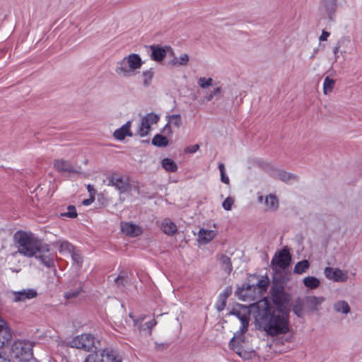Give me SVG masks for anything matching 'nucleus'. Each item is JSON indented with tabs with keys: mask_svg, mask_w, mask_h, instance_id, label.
<instances>
[{
	"mask_svg": "<svg viewBox=\"0 0 362 362\" xmlns=\"http://www.w3.org/2000/svg\"><path fill=\"white\" fill-rule=\"evenodd\" d=\"M271 298L273 305L267 300H262L250 306L256 327L268 336L274 337L289 332L291 310L290 295L285 291L288 281V273L273 271Z\"/></svg>",
	"mask_w": 362,
	"mask_h": 362,
	"instance_id": "nucleus-1",
	"label": "nucleus"
},
{
	"mask_svg": "<svg viewBox=\"0 0 362 362\" xmlns=\"http://www.w3.org/2000/svg\"><path fill=\"white\" fill-rule=\"evenodd\" d=\"M13 240L18 252L25 257H32L37 253L50 251V246L31 232L18 230L13 235Z\"/></svg>",
	"mask_w": 362,
	"mask_h": 362,
	"instance_id": "nucleus-2",
	"label": "nucleus"
},
{
	"mask_svg": "<svg viewBox=\"0 0 362 362\" xmlns=\"http://www.w3.org/2000/svg\"><path fill=\"white\" fill-rule=\"evenodd\" d=\"M83 362H122V359L117 351L105 348L89 354Z\"/></svg>",
	"mask_w": 362,
	"mask_h": 362,
	"instance_id": "nucleus-3",
	"label": "nucleus"
},
{
	"mask_svg": "<svg viewBox=\"0 0 362 362\" xmlns=\"http://www.w3.org/2000/svg\"><path fill=\"white\" fill-rule=\"evenodd\" d=\"M291 262V255L287 247L275 253L271 261V267L273 271H281L287 269Z\"/></svg>",
	"mask_w": 362,
	"mask_h": 362,
	"instance_id": "nucleus-4",
	"label": "nucleus"
},
{
	"mask_svg": "<svg viewBox=\"0 0 362 362\" xmlns=\"http://www.w3.org/2000/svg\"><path fill=\"white\" fill-rule=\"evenodd\" d=\"M11 354L21 361L31 359L33 356L32 345L22 341H16L11 345Z\"/></svg>",
	"mask_w": 362,
	"mask_h": 362,
	"instance_id": "nucleus-5",
	"label": "nucleus"
},
{
	"mask_svg": "<svg viewBox=\"0 0 362 362\" xmlns=\"http://www.w3.org/2000/svg\"><path fill=\"white\" fill-rule=\"evenodd\" d=\"M160 119V117L153 113L150 112L146 115L141 121V124L138 130V134L141 137L146 136L148 134L151 124H157Z\"/></svg>",
	"mask_w": 362,
	"mask_h": 362,
	"instance_id": "nucleus-6",
	"label": "nucleus"
},
{
	"mask_svg": "<svg viewBox=\"0 0 362 362\" xmlns=\"http://www.w3.org/2000/svg\"><path fill=\"white\" fill-rule=\"evenodd\" d=\"M245 337L244 334L236 332L229 341V347L242 358H245L247 353L243 349V344L245 343Z\"/></svg>",
	"mask_w": 362,
	"mask_h": 362,
	"instance_id": "nucleus-7",
	"label": "nucleus"
},
{
	"mask_svg": "<svg viewBox=\"0 0 362 362\" xmlns=\"http://www.w3.org/2000/svg\"><path fill=\"white\" fill-rule=\"evenodd\" d=\"M149 49L151 51L150 54L151 59L155 62H162L167 55V53L170 52V54H174L173 49L170 46H161L159 45H150Z\"/></svg>",
	"mask_w": 362,
	"mask_h": 362,
	"instance_id": "nucleus-8",
	"label": "nucleus"
},
{
	"mask_svg": "<svg viewBox=\"0 0 362 362\" xmlns=\"http://www.w3.org/2000/svg\"><path fill=\"white\" fill-rule=\"evenodd\" d=\"M108 185L115 187L120 194L126 193L130 189L129 178L117 177L115 174L107 177Z\"/></svg>",
	"mask_w": 362,
	"mask_h": 362,
	"instance_id": "nucleus-9",
	"label": "nucleus"
},
{
	"mask_svg": "<svg viewBox=\"0 0 362 362\" xmlns=\"http://www.w3.org/2000/svg\"><path fill=\"white\" fill-rule=\"evenodd\" d=\"M337 8V0H320V11L322 15L327 16L331 21L335 18Z\"/></svg>",
	"mask_w": 362,
	"mask_h": 362,
	"instance_id": "nucleus-10",
	"label": "nucleus"
},
{
	"mask_svg": "<svg viewBox=\"0 0 362 362\" xmlns=\"http://www.w3.org/2000/svg\"><path fill=\"white\" fill-rule=\"evenodd\" d=\"M324 274L327 279L335 282H346L348 279V276L338 268L327 267L325 269Z\"/></svg>",
	"mask_w": 362,
	"mask_h": 362,
	"instance_id": "nucleus-11",
	"label": "nucleus"
},
{
	"mask_svg": "<svg viewBox=\"0 0 362 362\" xmlns=\"http://www.w3.org/2000/svg\"><path fill=\"white\" fill-rule=\"evenodd\" d=\"M54 167L59 173H78L74 165L71 162L64 159H57L54 162Z\"/></svg>",
	"mask_w": 362,
	"mask_h": 362,
	"instance_id": "nucleus-12",
	"label": "nucleus"
},
{
	"mask_svg": "<svg viewBox=\"0 0 362 362\" xmlns=\"http://www.w3.org/2000/svg\"><path fill=\"white\" fill-rule=\"evenodd\" d=\"M12 335L6 322L0 317V348L10 344Z\"/></svg>",
	"mask_w": 362,
	"mask_h": 362,
	"instance_id": "nucleus-13",
	"label": "nucleus"
},
{
	"mask_svg": "<svg viewBox=\"0 0 362 362\" xmlns=\"http://www.w3.org/2000/svg\"><path fill=\"white\" fill-rule=\"evenodd\" d=\"M13 295L14 296L13 301L23 302L25 300L33 299L37 296V291L33 288L23 289L19 291H13Z\"/></svg>",
	"mask_w": 362,
	"mask_h": 362,
	"instance_id": "nucleus-14",
	"label": "nucleus"
},
{
	"mask_svg": "<svg viewBox=\"0 0 362 362\" xmlns=\"http://www.w3.org/2000/svg\"><path fill=\"white\" fill-rule=\"evenodd\" d=\"M325 300V298L323 296H309L305 298V305L310 311H318Z\"/></svg>",
	"mask_w": 362,
	"mask_h": 362,
	"instance_id": "nucleus-15",
	"label": "nucleus"
},
{
	"mask_svg": "<svg viewBox=\"0 0 362 362\" xmlns=\"http://www.w3.org/2000/svg\"><path fill=\"white\" fill-rule=\"evenodd\" d=\"M127 63H128V68L130 69L131 75H134L136 69L141 68L143 64V61L138 54L132 53L125 57Z\"/></svg>",
	"mask_w": 362,
	"mask_h": 362,
	"instance_id": "nucleus-16",
	"label": "nucleus"
},
{
	"mask_svg": "<svg viewBox=\"0 0 362 362\" xmlns=\"http://www.w3.org/2000/svg\"><path fill=\"white\" fill-rule=\"evenodd\" d=\"M93 337L90 334H82L76 337L71 341V347L77 349H85L93 342Z\"/></svg>",
	"mask_w": 362,
	"mask_h": 362,
	"instance_id": "nucleus-17",
	"label": "nucleus"
},
{
	"mask_svg": "<svg viewBox=\"0 0 362 362\" xmlns=\"http://www.w3.org/2000/svg\"><path fill=\"white\" fill-rule=\"evenodd\" d=\"M121 228L123 233L130 237H137L143 232L139 226L127 222L122 223Z\"/></svg>",
	"mask_w": 362,
	"mask_h": 362,
	"instance_id": "nucleus-18",
	"label": "nucleus"
},
{
	"mask_svg": "<svg viewBox=\"0 0 362 362\" xmlns=\"http://www.w3.org/2000/svg\"><path fill=\"white\" fill-rule=\"evenodd\" d=\"M131 124L132 122L128 121L124 125H122L120 128L116 129L113 133V136L119 140L122 141L125 139L126 136H132L133 134L131 132Z\"/></svg>",
	"mask_w": 362,
	"mask_h": 362,
	"instance_id": "nucleus-19",
	"label": "nucleus"
},
{
	"mask_svg": "<svg viewBox=\"0 0 362 362\" xmlns=\"http://www.w3.org/2000/svg\"><path fill=\"white\" fill-rule=\"evenodd\" d=\"M231 293V286H227L226 288H225L224 291L219 294L218 300L216 305V308L218 312H221L224 310L226 305L227 299L229 298Z\"/></svg>",
	"mask_w": 362,
	"mask_h": 362,
	"instance_id": "nucleus-20",
	"label": "nucleus"
},
{
	"mask_svg": "<svg viewBox=\"0 0 362 362\" xmlns=\"http://www.w3.org/2000/svg\"><path fill=\"white\" fill-rule=\"evenodd\" d=\"M216 235V232L213 230L199 229L198 232V241L203 245L211 242Z\"/></svg>",
	"mask_w": 362,
	"mask_h": 362,
	"instance_id": "nucleus-21",
	"label": "nucleus"
},
{
	"mask_svg": "<svg viewBox=\"0 0 362 362\" xmlns=\"http://www.w3.org/2000/svg\"><path fill=\"white\" fill-rule=\"evenodd\" d=\"M115 72L119 75H122L124 77L131 76L130 69L128 68V63L125 57L117 63Z\"/></svg>",
	"mask_w": 362,
	"mask_h": 362,
	"instance_id": "nucleus-22",
	"label": "nucleus"
},
{
	"mask_svg": "<svg viewBox=\"0 0 362 362\" xmlns=\"http://www.w3.org/2000/svg\"><path fill=\"white\" fill-rule=\"evenodd\" d=\"M161 229L164 233L168 235H173L177 230L176 225L168 218L163 221Z\"/></svg>",
	"mask_w": 362,
	"mask_h": 362,
	"instance_id": "nucleus-23",
	"label": "nucleus"
},
{
	"mask_svg": "<svg viewBox=\"0 0 362 362\" xmlns=\"http://www.w3.org/2000/svg\"><path fill=\"white\" fill-rule=\"evenodd\" d=\"M305 305V300L298 298L292 306V311L298 317H303V308Z\"/></svg>",
	"mask_w": 362,
	"mask_h": 362,
	"instance_id": "nucleus-24",
	"label": "nucleus"
},
{
	"mask_svg": "<svg viewBox=\"0 0 362 362\" xmlns=\"http://www.w3.org/2000/svg\"><path fill=\"white\" fill-rule=\"evenodd\" d=\"M350 43V40L348 37H341L337 43L336 46L333 49V52L335 56V59H337L339 57L338 52H340L341 54L346 53V51L345 49H341L342 47L348 45Z\"/></svg>",
	"mask_w": 362,
	"mask_h": 362,
	"instance_id": "nucleus-25",
	"label": "nucleus"
},
{
	"mask_svg": "<svg viewBox=\"0 0 362 362\" xmlns=\"http://www.w3.org/2000/svg\"><path fill=\"white\" fill-rule=\"evenodd\" d=\"M278 177L279 180L286 183H291L292 182L298 181V177L297 175L288 173L285 170H280L278 173Z\"/></svg>",
	"mask_w": 362,
	"mask_h": 362,
	"instance_id": "nucleus-26",
	"label": "nucleus"
},
{
	"mask_svg": "<svg viewBox=\"0 0 362 362\" xmlns=\"http://www.w3.org/2000/svg\"><path fill=\"white\" fill-rule=\"evenodd\" d=\"M162 167L168 172L175 173L177 170V165L171 158H165L161 160Z\"/></svg>",
	"mask_w": 362,
	"mask_h": 362,
	"instance_id": "nucleus-27",
	"label": "nucleus"
},
{
	"mask_svg": "<svg viewBox=\"0 0 362 362\" xmlns=\"http://www.w3.org/2000/svg\"><path fill=\"white\" fill-rule=\"evenodd\" d=\"M151 144L155 146L162 148L166 147L168 145L169 141L165 136L157 134L153 138Z\"/></svg>",
	"mask_w": 362,
	"mask_h": 362,
	"instance_id": "nucleus-28",
	"label": "nucleus"
},
{
	"mask_svg": "<svg viewBox=\"0 0 362 362\" xmlns=\"http://www.w3.org/2000/svg\"><path fill=\"white\" fill-rule=\"evenodd\" d=\"M219 263L221 268L228 274H230L233 270V265L229 257L226 255H221L219 258Z\"/></svg>",
	"mask_w": 362,
	"mask_h": 362,
	"instance_id": "nucleus-29",
	"label": "nucleus"
},
{
	"mask_svg": "<svg viewBox=\"0 0 362 362\" xmlns=\"http://www.w3.org/2000/svg\"><path fill=\"white\" fill-rule=\"evenodd\" d=\"M334 310L337 313L348 314L351 311L349 303L345 300H339L334 304Z\"/></svg>",
	"mask_w": 362,
	"mask_h": 362,
	"instance_id": "nucleus-30",
	"label": "nucleus"
},
{
	"mask_svg": "<svg viewBox=\"0 0 362 362\" xmlns=\"http://www.w3.org/2000/svg\"><path fill=\"white\" fill-rule=\"evenodd\" d=\"M303 282L304 286L309 289H315L320 284V281L317 278L311 276L305 277L303 279Z\"/></svg>",
	"mask_w": 362,
	"mask_h": 362,
	"instance_id": "nucleus-31",
	"label": "nucleus"
},
{
	"mask_svg": "<svg viewBox=\"0 0 362 362\" xmlns=\"http://www.w3.org/2000/svg\"><path fill=\"white\" fill-rule=\"evenodd\" d=\"M45 252L39 253L34 256L36 259L40 261V262L47 267V268H51L54 267V262L52 258H51L49 255H45Z\"/></svg>",
	"mask_w": 362,
	"mask_h": 362,
	"instance_id": "nucleus-32",
	"label": "nucleus"
},
{
	"mask_svg": "<svg viewBox=\"0 0 362 362\" xmlns=\"http://www.w3.org/2000/svg\"><path fill=\"white\" fill-rule=\"evenodd\" d=\"M310 267V262L307 259L298 262L294 267L293 273L301 274L304 273Z\"/></svg>",
	"mask_w": 362,
	"mask_h": 362,
	"instance_id": "nucleus-33",
	"label": "nucleus"
},
{
	"mask_svg": "<svg viewBox=\"0 0 362 362\" xmlns=\"http://www.w3.org/2000/svg\"><path fill=\"white\" fill-rule=\"evenodd\" d=\"M154 72L153 71V68L149 69L148 70L144 71L142 72L143 76V85L144 87H148L151 84L152 78H153Z\"/></svg>",
	"mask_w": 362,
	"mask_h": 362,
	"instance_id": "nucleus-34",
	"label": "nucleus"
},
{
	"mask_svg": "<svg viewBox=\"0 0 362 362\" xmlns=\"http://www.w3.org/2000/svg\"><path fill=\"white\" fill-rule=\"evenodd\" d=\"M335 84V80L330 78L329 76L325 77L323 83V92L327 95L332 92Z\"/></svg>",
	"mask_w": 362,
	"mask_h": 362,
	"instance_id": "nucleus-35",
	"label": "nucleus"
},
{
	"mask_svg": "<svg viewBox=\"0 0 362 362\" xmlns=\"http://www.w3.org/2000/svg\"><path fill=\"white\" fill-rule=\"evenodd\" d=\"M269 285V279L267 275L262 276L261 279L258 280L257 284H255V289L257 287L261 292L266 291Z\"/></svg>",
	"mask_w": 362,
	"mask_h": 362,
	"instance_id": "nucleus-36",
	"label": "nucleus"
},
{
	"mask_svg": "<svg viewBox=\"0 0 362 362\" xmlns=\"http://www.w3.org/2000/svg\"><path fill=\"white\" fill-rule=\"evenodd\" d=\"M166 118L168 119V123L172 124L174 127L177 128H180L182 125V118L180 115L175 114L171 115H167Z\"/></svg>",
	"mask_w": 362,
	"mask_h": 362,
	"instance_id": "nucleus-37",
	"label": "nucleus"
},
{
	"mask_svg": "<svg viewBox=\"0 0 362 362\" xmlns=\"http://www.w3.org/2000/svg\"><path fill=\"white\" fill-rule=\"evenodd\" d=\"M189 62V56L187 54H183L180 57V60L178 61L177 58L175 57L171 62L170 64L173 65H180L185 66Z\"/></svg>",
	"mask_w": 362,
	"mask_h": 362,
	"instance_id": "nucleus-38",
	"label": "nucleus"
},
{
	"mask_svg": "<svg viewBox=\"0 0 362 362\" xmlns=\"http://www.w3.org/2000/svg\"><path fill=\"white\" fill-rule=\"evenodd\" d=\"M266 203L272 209H277L279 206V201L274 194H269L266 198Z\"/></svg>",
	"mask_w": 362,
	"mask_h": 362,
	"instance_id": "nucleus-39",
	"label": "nucleus"
},
{
	"mask_svg": "<svg viewBox=\"0 0 362 362\" xmlns=\"http://www.w3.org/2000/svg\"><path fill=\"white\" fill-rule=\"evenodd\" d=\"M71 258L74 264H76L79 267H82L83 257H81L78 250L76 249L71 253Z\"/></svg>",
	"mask_w": 362,
	"mask_h": 362,
	"instance_id": "nucleus-40",
	"label": "nucleus"
},
{
	"mask_svg": "<svg viewBox=\"0 0 362 362\" xmlns=\"http://www.w3.org/2000/svg\"><path fill=\"white\" fill-rule=\"evenodd\" d=\"M81 291L82 287L80 286L74 289H70L66 291L64 296L66 299H71L77 297Z\"/></svg>",
	"mask_w": 362,
	"mask_h": 362,
	"instance_id": "nucleus-41",
	"label": "nucleus"
},
{
	"mask_svg": "<svg viewBox=\"0 0 362 362\" xmlns=\"http://www.w3.org/2000/svg\"><path fill=\"white\" fill-rule=\"evenodd\" d=\"M67 209H68L67 212H64V213H62L61 214L62 216H66V217H69V218H71L77 217L78 214H77V211H76L75 206H74V205H69L67 206Z\"/></svg>",
	"mask_w": 362,
	"mask_h": 362,
	"instance_id": "nucleus-42",
	"label": "nucleus"
},
{
	"mask_svg": "<svg viewBox=\"0 0 362 362\" xmlns=\"http://www.w3.org/2000/svg\"><path fill=\"white\" fill-rule=\"evenodd\" d=\"M255 290V284H250L249 282H245L241 286L238 287L235 291L236 295H241L244 291Z\"/></svg>",
	"mask_w": 362,
	"mask_h": 362,
	"instance_id": "nucleus-43",
	"label": "nucleus"
},
{
	"mask_svg": "<svg viewBox=\"0 0 362 362\" xmlns=\"http://www.w3.org/2000/svg\"><path fill=\"white\" fill-rule=\"evenodd\" d=\"M75 249L76 247L68 241H63L59 245V252L67 251L71 253Z\"/></svg>",
	"mask_w": 362,
	"mask_h": 362,
	"instance_id": "nucleus-44",
	"label": "nucleus"
},
{
	"mask_svg": "<svg viewBox=\"0 0 362 362\" xmlns=\"http://www.w3.org/2000/svg\"><path fill=\"white\" fill-rule=\"evenodd\" d=\"M230 314L236 316L241 322H245V320H249V317L247 313H242L240 310L235 308L230 311Z\"/></svg>",
	"mask_w": 362,
	"mask_h": 362,
	"instance_id": "nucleus-45",
	"label": "nucleus"
},
{
	"mask_svg": "<svg viewBox=\"0 0 362 362\" xmlns=\"http://www.w3.org/2000/svg\"><path fill=\"white\" fill-rule=\"evenodd\" d=\"M212 81L213 80L211 78H206L205 77H200L198 79L197 83L202 88H206L211 86Z\"/></svg>",
	"mask_w": 362,
	"mask_h": 362,
	"instance_id": "nucleus-46",
	"label": "nucleus"
},
{
	"mask_svg": "<svg viewBox=\"0 0 362 362\" xmlns=\"http://www.w3.org/2000/svg\"><path fill=\"white\" fill-rule=\"evenodd\" d=\"M234 204V199L231 197H228L225 199V200L222 203V207L226 210L230 211L231 210L232 206Z\"/></svg>",
	"mask_w": 362,
	"mask_h": 362,
	"instance_id": "nucleus-47",
	"label": "nucleus"
},
{
	"mask_svg": "<svg viewBox=\"0 0 362 362\" xmlns=\"http://www.w3.org/2000/svg\"><path fill=\"white\" fill-rule=\"evenodd\" d=\"M155 348L158 351H162L167 349L169 347V343H158L155 342Z\"/></svg>",
	"mask_w": 362,
	"mask_h": 362,
	"instance_id": "nucleus-48",
	"label": "nucleus"
},
{
	"mask_svg": "<svg viewBox=\"0 0 362 362\" xmlns=\"http://www.w3.org/2000/svg\"><path fill=\"white\" fill-rule=\"evenodd\" d=\"M242 325L240 327V329L238 331L240 334H244L247 331L249 326V320H245V322H241Z\"/></svg>",
	"mask_w": 362,
	"mask_h": 362,
	"instance_id": "nucleus-49",
	"label": "nucleus"
},
{
	"mask_svg": "<svg viewBox=\"0 0 362 362\" xmlns=\"http://www.w3.org/2000/svg\"><path fill=\"white\" fill-rule=\"evenodd\" d=\"M199 148V144H194L192 146H189L185 148V152L188 153H194L197 152V151Z\"/></svg>",
	"mask_w": 362,
	"mask_h": 362,
	"instance_id": "nucleus-50",
	"label": "nucleus"
},
{
	"mask_svg": "<svg viewBox=\"0 0 362 362\" xmlns=\"http://www.w3.org/2000/svg\"><path fill=\"white\" fill-rule=\"evenodd\" d=\"M115 282L118 286H124L125 282V277L123 275L119 274L115 279Z\"/></svg>",
	"mask_w": 362,
	"mask_h": 362,
	"instance_id": "nucleus-51",
	"label": "nucleus"
},
{
	"mask_svg": "<svg viewBox=\"0 0 362 362\" xmlns=\"http://www.w3.org/2000/svg\"><path fill=\"white\" fill-rule=\"evenodd\" d=\"M162 132H163L164 134H167V135H171V134H173V132H172V129H171L170 123H168H168L164 126V127H163V129Z\"/></svg>",
	"mask_w": 362,
	"mask_h": 362,
	"instance_id": "nucleus-52",
	"label": "nucleus"
},
{
	"mask_svg": "<svg viewBox=\"0 0 362 362\" xmlns=\"http://www.w3.org/2000/svg\"><path fill=\"white\" fill-rule=\"evenodd\" d=\"M87 189H88L90 197H95L96 190L95 189L94 187L91 185H88Z\"/></svg>",
	"mask_w": 362,
	"mask_h": 362,
	"instance_id": "nucleus-53",
	"label": "nucleus"
},
{
	"mask_svg": "<svg viewBox=\"0 0 362 362\" xmlns=\"http://www.w3.org/2000/svg\"><path fill=\"white\" fill-rule=\"evenodd\" d=\"M330 33L329 32H327L325 30H322L321 35L320 36V41H325L327 40V37L329 36Z\"/></svg>",
	"mask_w": 362,
	"mask_h": 362,
	"instance_id": "nucleus-54",
	"label": "nucleus"
},
{
	"mask_svg": "<svg viewBox=\"0 0 362 362\" xmlns=\"http://www.w3.org/2000/svg\"><path fill=\"white\" fill-rule=\"evenodd\" d=\"M221 91V88L217 87L214 89V90L211 92V93L213 94V95L214 97H216V99H218L220 97Z\"/></svg>",
	"mask_w": 362,
	"mask_h": 362,
	"instance_id": "nucleus-55",
	"label": "nucleus"
},
{
	"mask_svg": "<svg viewBox=\"0 0 362 362\" xmlns=\"http://www.w3.org/2000/svg\"><path fill=\"white\" fill-rule=\"evenodd\" d=\"M95 200V197H90L88 199H86L82 202L84 206H88L92 204Z\"/></svg>",
	"mask_w": 362,
	"mask_h": 362,
	"instance_id": "nucleus-56",
	"label": "nucleus"
},
{
	"mask_svg": "<svg viewBox=\"0 0 362 362\" xmlns=\"http://www.w3.org/2000/svg\"><path fill=\"white\" fill-rule=\"evenodd\" d=\"M221 181L225 184L229 183V178L226 173L221 174Z\"/></svg>",
	"mask_w": 362,
	"mask_h": 362,
	"instance_id": "nucleus-57",
	"label": "nucleus"
},
{
	"mask_svg": "<svg viewBox=\"0 0 362 362\" xmlns=\"http://www.w3.org/2000/svg\"><path fill=\"white\" fill-rule=\"evenodd\" d=\"M218 169L220 171V174L226 173L225 165L223 163H221L218 164Z\"/></svg>",
	"mask_w": 362,
	"mask_h": 362,
	"instance_id": "nucleus-58",
	"label": "nucleus"
},
{
	"mask_svg": "<svg viewBox=\"0 0 362 362\" xmlns=\"http://www.w3.org/2000/svg\"><path fill=\"white\" fill-rule=\"evenodd\" d=\"M0 362H11V361L0 353Z\"/></svg>",
	"mask_w": 362,
	"mask_h": 362,
	"instance_id": "nucleus-59",
	"label": "nucleus"
},
{
	"mask_svg": "<svg viewBox=\"0 0 362 362\" xmlns=\"http://www.w3.org/2000/svg\"><path fill=\"white\" fill-rule=\"evenodd\" d=\"M214 95L213 94L211 93V92L210 93H209L206 96V99L207 101H211L213 98H214Z\"/></svg>",
	"mask_w": 362,
	"mask_h": 362,
	"instance_id": "nucleus-60",
	"label": "nucleus"
},
{
	"mask_svg": "<svg viewBox=\"0 0 362 362\" xmlns=\"http://www.w3.org/2000/svg\"><path fill=\"white\" fill-rule=\"evenodd\" d=\"M22 362H38L36 359L35 358H31V359H28V360H23V361Z\"/></svg>",
	"mask_w": 362,
	"mask_h": 362,
	"instance_id": "nucleus-61",
	"label": "nucleus"
},
{
	"mask_svg": "<svg viewBox=\"0 0 362 362\" xmlns=\"http://www.w3.org/2000/svg\"><path fill=\"white\" fill-rule=\"evenodd\" d=\"M142 142L143 143H149V141L148 140H143Z\"/></svg>",
	"mask_w": 362,
	"mask_h": 362,
	"instance_id": "nucleus-62",
	"label": "nucleus"
},
{
	"mask_svg": "<svg viewBox=\"0 0 362 362\" xmlns=\"http://www.w3.org/2000/svg\"><path fill=\"white\" fill-rule=\"evenodd\" d=\"M100 197H103V195L102 194H98V199L99 200L100 199Z\"/></svg>",
	"mask_w": 362,
	"mask_h": 362,
	"instance_id": "nucleus-63",
	"label": "nucleus"
},
{
	"mask_svg": "<svg viewBox=\"0 0 362 362\" xmlns=\"http://www.w3.org/2000/svg\"><path fill=\"white\" fill-rule=\"evenodd\" d=\"M129 317H133V316H132V315L131 313L129 314Z\"/></svg>",
	"mask_w": 362,
	"mask_h": 362,
	"instance_id": "nucleus-64",
	"label": "nucleus"
}]
</instances>
